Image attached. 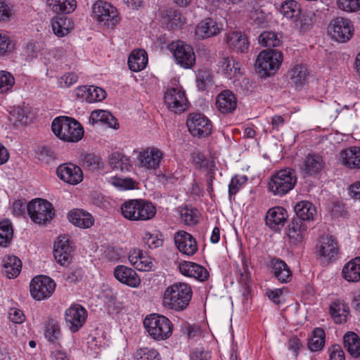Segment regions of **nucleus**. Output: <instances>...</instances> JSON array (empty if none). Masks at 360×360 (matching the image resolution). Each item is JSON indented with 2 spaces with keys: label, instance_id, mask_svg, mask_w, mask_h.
I'll use <instances>...</instances> for the list:
<instances>
[{
  "label": "nucleus",
  "instance_id": "obj_1",
  "mask_svg": "<svg viewBox=\"0 0 360 360\" xmlns=\"http://www.w3.org/2000/svg\"><path fill=\"white\" fill-rule=\"evenodd\" d=\"M192 296L193 291L188 284L177 282L166 288L162 303L164 307L169 309L181 311L187 308Z\"/></svg>",
  "mask_w": 360,
  "mask_h": 360
},
{
  "label": "nucleus",
  "instance_id": "obj_2",
  "mask_svg": "<svg viewBox=\"0 0 360 360\" xmlns=\"http://www.w3.org/2000/svg\"><path fill=\"white\" fill-rule=\"evenodd\" d=\"M154 204L144 199H134L125 201L121 205L123 217L131 221H148L156 214Z\"/></svg>",
  "mask_w": 360,
  "mask_h": 360
},
{
  "label": "nucleus",
  "instance_id": "obj_3",
  "mask_svg": "<svg viewBox=\"0 0 360 360\" xmlns=\"http://www.w3.org/2000/svg\"><path fill=\"white\" fill-rule=\"evenodd\" d=\"M143 326L149 336L155 340L168 339L172 334V323L165 316L152 314L143 320Z\"/></svg>",
  "mask_w": 360,
  "mask_h": 360
},
{
  "label": "nucleus",
  "instance_id": "obj_4",
  "mask_svg": "<svg viewBox=\"0 0 360 360\" xmlns=\"http://www.w3.org/2000/svg\"><path fill=\"white\" fill-rule=\"evenodd\" d=\"M297 181L296 172L292 168L280 169L268 183L269 190L275 195L283 196L290 192Z\"/></svg>",
  "mask_w": 360,
  "mask_h": 360
},
{
  "label": "nucleus",
  "instance_id": "obj_5",
  "mask_svg": "<svg viewBox=\"0 0 360 360\" xmlns=\"http://www.w3.org/2000/svg\"><path fill=\"white\" fill-rule=\"evenodd\" d=\"M283 58L281 51L274 49L262 51L256 60L258 72L265 77L274 75L279 69Z\"/></svg>",
  "mask_w": 360,
  "mask_h": 360
},
{
  "label": "nucleus",
  "instance_id": "obj_6",
  "mask_svg": "<svg viewBox=\"0 0 360 360\" xmlns=\"http://www.w3.org/2000/svg\"><path fill=\"white\" fill-rule=\"evenodd\" d=\"M27 213L32 221L36 224H44L50 221L55 216V210L49 201L34 199L27 205Z\"/></svg>",
  "mask_w": 360,
  "mask_h": 360
},
{
  "label": "nucleus",
  "instance_id": "obj_7",
  "mask_svg": "<svg viewBox=\"0 0 360 360\" xmlns=\"http://www.w3.org/2000/svg\"><path fill=\"white\" fill-rule=\"evenodd\" d=\"M94 18L107 27H113L120 22L118 12L112 4L99 0L92 6Z\"/></svg>",
  "mask_w": 360,
  "mask_h": 360
},
{
  "label": "nucleus",
  "instance_id": "obj_8",
  "mask_svg": "<svg viewBox=\"0 0 360 360\" xmlns=\"http://www.w3.org/2000/svg\"><path fill=\"white\" fill-rule=\"evenodd\" d=\"M339 252V246L335 237L326 235L319 238L316 254L321 263L328 264L336 260Z\"/></svg>",
  "mask_w": 360,
  "mask_h": 360
},
{
  "label": "nucleus",
  "instance_id": "obj_9",
  "mask_svg": "<svg viewBox=\"0 0 360 360\" xmlns=\"http://www.w3.org/2000/svg\"><path fill=\"white\" fill-rule=\"evenodd\" d=\"M32 297L38 301L49 298L56 289V283L46 276H35L30 284Z\"/></svg>",
  "mask_w": 360,
  "mask_h": 360
},
{
  "label": "nucleus",
  "instance_id": "obj_10",
  "mask_svg": "<svg viewBox=\"0 0 360 360\" xmlns=\"http://www.w3.org/2000/svg\"><path fill=\"white\" fill-rule=\"evenodd\" d=\"M186 125L193 136L205 138L211 134L212 125L210 120L200 113L190 114L187 118Z\"/></svg>",
  "mask_w": 360,
  "mask_h": 360
},
{
  "label": "nucleus",
  "instance_id": "obj_11",
  "mask_svg": "<svg viewBox=\"0 0 360 360\" xmlns=\"http://www.w3.org/2000/svg\"><path fill=\"white\" fill-rule=\"evenodd\" d=\"M328 32L335 41L345 43L352 37L354 27L349 19L338 17L330 22Z\"/></svg>",
  "mask_w": 360,
  "mask_h": 360
},
{
  "label": "nucleus",
  "instance_id": "obj_12",
  "mask_svg": "<svg viewBox=\"0 0 360 360\" xmlns=\"http://www.w3.org/2000/svg\"><path fill=\"white\" fill-rule=\"evenodd\" d=\"M87 311L79 304H72L65 312L67 326L72 333L79 331L86 323Z\"/></svg>",
  "mask_w": 360,
  "mask_h": 360
},
{
  "label": "nucleus",
  "instance_id": "obj_13",
  "mask_svg": "<svg viewBox=\"0 0 360 360\" xmlns=\"http://www.w3.org/2000/svg\"><path fill=\"white\" fill-rule=\"evenodd\" d=\"M172 49L174 50L173 54L176 63L181 67L189 69L195 65V56L191 45L179 41L172 44Z\"/></svg>",
  "mask_w": 360,
  "mask_h": 360
},
{
  "label": "nucleus",
  "instance_id": "obj_14",
  "mask_svg": "<svg viewBox=\"0 0 360 360\" xmlns=\"http://www.w3.org/2000/svg\"><path fill=\"white\" fill-rule=\"evenodd\" d=\"M165 103L167 108L175 113H181L188 108V101L184 91L172 88L165 94Z\"/></svg>",
  "mask_w": 360,
  "mask_h": 360
},
{
  "label": "nucleus",
  "instance_id": "obj_15",
  "mask_svg": "<svg viewBox=\"0 0 360 360\" xmlns=\"http://www.w3.org/2000/svg\"><path fill=\"white\" fill-rule=\"evenodd\" d=\"M56 173L61 180L72 185L78 184L84 177L82 169L72 163L60 165L57 168Z\"/></svg>",
  "mask_w": 360,
  "mask_h": 360
},
{
  "label": "nucleus",
  "instance_id": "obj_16",
  "mask_svg": "<svg viewBox=\"0 0 360 360\" xmlns=\"http://www.w3.org/2000/svg\"><path fill=\"white\" fill-rule=\"evenodd\" d=\"M177 249L188 256L193 255L198 250V245L193 236L184 231H179L174 235Z\"/></svg>",
  "mask_w": 360,
  "mask_h": 360
},
{
  "label": "nucleus",
  "instance_id": "obj_17",
  "mask_svg": "<svg viewBox=\"0 0 360 360\" xmlns=\"http://www.w3.org/2000/svg\"><path fill=\"white\" fill-rule=\"evenodd\" d=\"M115 278L121 283L131 288H138L141 278L133 269L125 265H118L113 271Z\"/></svg>",
  "mask_w": 360,
  "mask_h": 360
},
{
  "label": "nucleus",
  "instance_id": "obj_18",
  "mask_svg": "<svg viewBox=\"0 0 360 360\" xmlns=\"http://www.w3.org/2000/svg\"><path fill=\"white\" fill-rule=\"evenodd\" d=\"M162 155V153L159 149L148 148L139 152L138 156L139 165L147 169H155L159 167Z\"/></svg>",
  "mask_w": 360,
  "mask_h": 360
},
{
  "label": "nucleus",
  "instance_id": "obj_19",
  "mask_svg": "<svg viewBox=\"0 0 360 360\" xmlns=\"http://www.w3.org/2000/svg\"><path fill=\"white\" fill-rule=\"evenodd\" d=\"M288 218L287 211L282 207L270 208L265 215L266 225L274 231H279L284 226Z\"/></svg>",
  "mask_w": 360,
  "mask_h": 360
},
{
  "label": "nucleus",
  "instance_id": "obj_20",
  "mask_svg": "<svg viewBox=\"0 0 360 360\" xmlns=\"http://www.w3.org/2000/svg\"><path fill=\"white\" fill-rule=\"evenodd\" d=\"M72 247L68 238L65 236H59L53 248V255L58 263L65 265L72 259Z\"/></svg>",
  "mask_w": 360,
  "mask_h": 360
},
{
  "label": "nucleus",
  "instance_id": "obj_21",
  "mask_svg": "<svg viewBox=\"0 0 360 360\" xmlns=\"http://www.w3.org/2000/svg\"><path fill=\"white\" fill-rule=\"evenodd\" d=\"M271 274L281 283L290 282L292 277V271L288 265L281 259L273 257L269 262Z\"/></svg>",
  "mask_w": 360,
  "mask_h": 360
},
{
  "label": "nucleus",
  "instance_id": "obj_22",
  "mask_svg": "<svg viewBox=\"0 0 360 360\" xmlns=\"http://www.w3.org/2000/svg\"><path fill=\"white\" fill-rule=\"evenodd\" d=\"M226 42L230 49L238 53L248 52L250 47V41L247 35L238 31L226 34Z\"/></svg>",
  "mask_w": 360,
  "mask_h": 360
},
{
  "label": "nucleus",
  "instance_id": "obj_23",
  "mask_svg": "<svg viewBox=\"0 0 360 360\" xmlns=\"http://www.w3.org/2000/svg\"><path fill=\"white\" fill-rule=\"evenodd\" d=\"M221 30V24L212 18H207L200 21L196 26L195 35L199 39H207L217 35Z\"/></svg>",
  "mask_w": 360,
  "mask_h": 360
},
{
  "label": "nucleus",
  "instance_id": "obj_24",
  "mask_svg": "<svg viewBox=\"0 0 360 360\" xmlns=\"http://www.w3.org/2000/svg\"><path fill=\"white\" fill-rule=\"evenodd\" d=\"M216 107L223 114L232 113L237 107V99L230 90L221 91L216 98Z\"/></svg>",
  "mask_w": 360,
  "mask_h": 360
},
{
  "label": "nucleus",
  "instance_id": "obj_25",
  "mask_svg": "<svg viewBox=\"0 0 360 360\" xmlns=\"http://www.w3.org/2000/svg\"><path fill=\"white\" fill-rule=\"evenodd\" d=\"M180 272L188 277L194 278L199 281H205L209 274L205 268L191 262H182L179 265Z\"/></svg>",
  "mask_w": 360,
  "mask_h": 360
},
{
  "label": "nucleus",
  "instance_id": "obj_26",
  "mask_svg": "<svg viewBox=\"0 0 360 360\" xmlns=\"http://www.w3.org/2000/svg\"><path fill=\"white\" fill-rule=\"evenodd\" d=\"M324 162L321 155L318 154H308L300 166L301 171L307 176H312L319 173L323 167Z\"/></svg>",
  "mask_w": 360,
  "mask_h": 360
},
{
  "label": "nucleus",
  "instance_id": "obj_27",
  "mask_svg": "<svg viewBox=\"0 0 360 360\" xmlns=\"http://www.w3.org/2000/svg\"><path fill=\"white\" fill-rule=\"evenodd\" d=\"M307 223L293 217L288 226V236L294 243H301L307 234Z\"/></svg>",
  "mask_w": 360,
  "mask_h": 360
},
{
  "label": "nucleus",
  "instance_id": "obj_28",
  "mask_svg": "<svg viewBox=\"0 0 360 360\" xmlns=\"http://www.w3.org/2000/svg\"><path fill=\"white\" fill-rule=\"evenodd\" d=\"M219 66L228 79H235L241 75L240 64L232 57L222 58L219 62Z\"/></svg>",
  "mask_w": 360,
  "mask_h": 360
},
{
  "label": "nucleus",
  "instance_id": "obj_29",
  "mask_svg": "<svg viewBox=\"0 0 360 360\" xmlns=\"http://www.w3.org/2000/svg\"><path fill=\"white\" fill-rule=\"evenodd\" d=\"M294 211L297 215L296 219H300L301 221L308 222L314 219L316 214L315 206L309 201L302 200L297 202L294 205Z\"/></svg>",
  "mask_w": 360,
  "mask_h": 360
},
{
  "label": "nucleus",
  "instance_id": "obj_30",
  "mask_svg": "<svg viewBox=\"0 0 360 360\" xmlns=\"http://www.w3.org/2000/svg\"><path fill=\"white\" fill-rule=\"evenodd\" d=\"M69 221L76 226L87 229L94 224V219L91 214L82 210H74L68 213Z\"/></svg>",
  "mask_w": 360,
  "mask_h": 360
},
{
  "label": "nucleus",
  "instance_id": "obj_31",
  "mask_svg": "<svg viewBox=\"0 0 360 360\" xmlns=\"http://www.w3.org/2000/svg\"><path fill=\"white\" fill-rule=\"evenodd\" d=\"M342 164L351 169L360 168V148L351 147L343 150L340 154Z\"/></svg>",
  "mask_w": 360,
  "mask_h": 360
},
{
  "label": "nucleus",
  "instance_id": "obj_32",
  "mask_svg": "<svg viewBox=\"0 0 360 360\" xmlns=\"http://www.w3.org/2000/svg\"><path fill=\"white\" fill-rule=\"evenodd\" d=\"M148 63V54L143 49L134 50L128 58V66L132 72L143 70Z\"/></svg>",
  "mask_w": 360,
  "mask_h": 360
},
{
  "label": "nucleus",
  "instance_id": "obj_33",
  "mask_svg": "<svg viewBox=\"0 0 360 360\" xmlns=\"http://www.w3.org/2000/svg\"><path fill=\"white\" fill-rule=\"evenodd\" d=\"M2 273L8 278H14L17 277L22 268V262L20 259L14 256H7L3 259Z\"/></svg>",
  "mask_w": 360,
  "mask_h": 360
},
{
  "label": "nucleus",
  "instance_id": "obj_34",
  "mask_svg": "<svg viewBox=\"0 0 360 360\" xmlns=\"http://www.w3.org/2000/svg\"><path fill=\"white\" fill-rule=\"evenodd\" d=\"M89 122L92 124L101 122L112 129H116L118 125L116 118L110 112L103 110H94L90 115Z\"/></svg>",
  "mask_w": 360,
  "mask_h": 360
},
{
  "label": "nucleus",
  "instance_id": "obj_35",
  "mask_svg": "<svg viewBox=\"0 0 360 360\" xmlns=\"http://www.w3.org/2000/svg\"><path fill=\"white\" fill-rule=\"evenodd\" d=\"M68 132L63 134V141L76 143L80 141L84 136V129L81 124L75 119L70 118V124L68 125Z\"/></svg>",
  "mask_w": 360,
  "mask_h": 360
},
{
  "label": "nucleus",
  "instance_id": "obj_36",
  "mask_svg": "<svg viewBox=\"0 0 360 360\" xmlns=\"http://www.w3.org/2000/svg\"><path fill=\"white\" fill-rule=\"evenodd\" d=\"M344 278L349 282L360 281V257H356L347 262L342 269Z\"/></svg>",
  "mask_w": 360,
  "mask_h": 360
},
{
  "label": "nucleus",
  "instance_id": "obj_37",
  "mask_svg": "<svg viewBox=\"0 0 360 360\" xmlns=\"http://www.w3.org/2000/svg\"><path fill=\"white\" fill-rule=\"evenodd\" d=\"M109 164L114 170H119L122 172H129L131 168L129 158L119 152L112 153L110 155Z\"/></svg>",
  "mask_w": 360,
  "mask_h": 360
},
{
  "label": "nucleus",
  "instance_id": "obj_38",
  "mask_svg": "<svg viewBox=\"0 0 360 360\" xmlns=\"http://www.w3.org/2000/svg\"><path fill=\"white\" fill-rule=\"evenodd\" d=\"M49 8L56 13H70L76 8L75 0H46Z\"/></svg>",
  "mask_w": 360,
  "mask_h": 360
},
{
  "label": "nucleus",
  "instance_id": "obj_39",
  "mask_svg": "<svg viewBox=\"0 0 360 360\" xmlns=\"http://www.w3.org/2000/svg\"><path fill=\"white\" fill-rule=\"evenodd\" d=\"M344 346L354 358L360 356V339L354 332H349L344 335Z\"/></svg>",
  "mask_w": 360,
  "mask_h": 360
},
{
  "label": "nucleus",
  "instance_id": "obj_40",
  "mask_svg": "<svg viewBox=\"0 0 360 360\" xmlns=\"http://www.w3.org/2000/svg\"><path fill=\"white\" fill-rule=\"evenodd\" d=\"M51 27L53 33L58 37L66 36L72 29V23L68 18L60 17L52 20Z\"/></svg>",
  "mask_w": 360,
  "mask_h": 360
},
{
  "label": "nucleus",
  "instance_id": "obj_41",
  "mask_svg": "<svg viewBox=\"0 0 360 360\" xmlns=\"http://www.w3.org/2000/svg\"><path fill=\"white\" fill-rule=\"evenodd\" d=\"M330 314L336 323H345L349 314L348 307L342 302H333L330 305Z\"/></svg>",
  "mask_w": 360,
  "mask_h": 360
},
{
  "label": "nucleus",
  "instance_id": "obj_42",
  "mask_svg": "<svg viewBox=\"0 0 360 360\" xmlns=\"http://www.w3.org/2000/svg\"><path fill=\"white\" fill-rule=\"evenodd\" d=\"M290 78L297 87H302L309 75L307 68L302 64L295 65L289 72Z\"/></svg>",
  "mask_w": 360,
  "mask_h": 360
},
{
  "label": "nucleus",
  "instance_id": "obj_43",
  "mask_svg": "<svg viewBox=\"0 0 360 360\" xmlns=\"http://www.w3.org/2000/svg\"><path fill=\"white\" fill-rule=\"evenodd\" d=\"M60 336V327L58 322L53 319H49L44 326L45 338L50 342L56 343Z\"/></svg>",
  "mask_w": 360,
  "mask_h": 360
},
{
  "label": "nucleus",
  "instance_id": "obj_44",
  "mask_svg": "<svg viewBox=\"0 0 360 360\" xmlns=\"http://www.w3.org/2000/svg\"><path fill=\"white\" fill-rule=\"evenodd\" d=\"M280 13L286 18L294 20L301 14L300 6L294 0L286 1L281 5Z\"/></svg>",
  "mask_w": 360,
  "mask_h": 360
},
{
  "label": "nucleus",
  "instance_id": "obj_45",
  "mask_svg": "<svg viewBox=\"0 0 360 360\" xmlns=\"http://www.w3.org/2000/svg\"><path fill=\"white\" fill-rule=\"evenodd\" d=\"M258 41L260 45L264 47H277L281 43V36L274 32H263L259 36Z\"/></svg>",
  "mask_w": 360,
  "mask_h": 360
},
{
  "label": "nucleus",
  "instance_id": "obj_46",
  "mask_svg": "<svg viewBox=\"0 0 360 360\" xmlns=\"http://www.w3.org/2000/svg\"><path fill=\"white\" fill-rule=\"evenodd\" d=\"M13 236L12 223L6 219L0 221V246L7 247L11 242Z\"/></svg>",
  "mask_w": 360,
  "mask_h": 360
},
{
  "label": "nucleus",
  "instance_id": "obj_47",
  "mask_svg": "<svg viewBox=\"0 0 360 360\" xmlns=\"http://www.w3.org/2000/svg\"><path fill=\"white\" fill-rule=\"evenodd\" d=\"M70 117L60 116L56 117L51 124V129L53 134L60 139L63 140V134L68 132V125L70 124Z\"/></svg>",
  "mask_w": 360,
  "mask_h": 360
},
{
  "label": "nucleus",
  "instance_id": "obj_48",
  "mask_svg": "<svg viewBox=\"0 0 360 360\" xmlns=\"http://www.w3.org/2000/svg\"><path fill=\"white\" fill-rule=\"evenodd\" d=\"M325 344V332L321 328H316L313 331V336L308 342L310 350L313 352L321 350Z\"/></svg>",
  "mask_w": 360,
  "mask_h": 360
},
{
  "label": "nucleus",
  "instance_id": "obj_49",
  "mask_svg": "<svg viewBox=\"0 0 360 360\" xmlns=\"http://www.w3.org/2000/svg\"><path fill=\"white\" fill-rule=\"evenodd\" d=\"M267 14L259 7L253 8L249 12V20L257 27H262L267 23Z\"/></svg>",
  "mask_w": 360,
  "mask_h": 360
},
{
  "label": "nucleus",
  "instance_id": "obj_50",
  "mask_svg": "<svg viewBox=\"0 0 360 360\" xmlns=\"http://www.w3.org/2000/svg\"><path fill=\"white\" fill-rule=\"evenodd\" d=\"M143 239L145 243L150 249L159 248L163 244V235L158 231L153 233L146 232Z\"/></svg>",
  "mask_w": 360,
  "mask_h": 360
},
{
  "label": "nucleus",
  "instance_id": "obj_51",
  "mask_svg": "<svg viewBox=\"0 0 360 360\" xmlns=\"http://www.w3.org/2000/svg\"><path fill=\"white\" fill-rule=\"evenodd\" d=\"M197 86L199 90L204 91L212 83V75L209 70H200L196 77Z\"/></svg>",
  "mask_w": 360,
  "mask_h": 360
},
{
  "label": "nucleus",
  "instance_id": "obj_52",
  "mask_svg": "<svg viewBox=\"0 0 360 360\" xmlns=\"http://www.w3.org/2000/svg\"><path fill=\"white\" fill-rule=\"evenodd\" d=\"M15 84L13 76L8 72L0 71V94L10 91Z\"/></svg>",
  "mask_w": 360,
  "mask_h": 360
},
{
  "label": "nucleus",
  "instance_id": "obj_53",
  "mask_svg": "<svg viewBox=\"0 0 360 360\" xmlns=\"http://www.w3.org/2000/svg\"><path fill=\"white\" fill-rule=\"evenodd\" d=\"M84 89H89V94L86 96V101L89 103L101 101L105 98V91L102 88L89 86V88Z\"/></svg>",
  "mask_w": 360,
  "mask_h": 360
},
{
  "label": "nucleus",
  "instance_id": "obj_54",
  "mask_svg": "<svg viewBox=\"0 0 360 360\" xmlns=\"http://www.w3.org/2000/svg\"><path fill=\"white\" fill-rule=\"evenodd\" d=\"M136 360H160L159 353L154 349L141 348L136 352Z\"/></svg>",
  "mask_w": 360,
  "mask_h": 360
},
{
  "label": "nucleus",
  "instance_id": "obj_55",
  "mask_svg": "<svg viewBox=\"0 0 360 360\" xmlns=\"http://www.w3.org/2000/svg\"><path fill=\"white\" fill-rule=\"evenodd\" d=\"M100 158L93 153H86L82 158V165L89 170H96L99 168Z\"/></svg>",
  "mask_w": 360,
  "mask_h": 360
},
{
  "label": "nucleus",
  "instance_id": "obj_56",
  "mask_svg": "<svg viewBox=\"0 0 360 360\" xmlns=\"http://www.w3.org/2000/svg\"><path fill=\"white\" fill-rule=\"evenodd\" d=\"M248 178L245 176H235L229 185V194L230 197L235 195L241 186L246 183Z\"/></svg>",
  "mask_w": 360,
  "mask_h": 360
},
{
  "label": "nucleus",
  "instance_id": "obj_57",
  "mask_svg": "<svg viewBox=\"0 0 360 360\" xmlns=\"http://www.w3.org/2000/svg\"><path fill=\"white\" fill-rule=\"evenodd\" d=\"M340 9L346 12H356L360 10V0H337Z\"/></svg>",
  "mask_w": 360,
  "mask_h": 360
},
{
  "label": "nucleus",
  "instance_id": "obj_58",
  "mask_svg": "<svg viewBox=\"0 0 360 360\" xmlns=\"http://www.w3.org/2000/svg\"><path fill=\"white\" fill-rule=\"evenodd\" d=\"M14 44L10 37L6 34L0 33V56L11 52Z\"/></svg>",
  "mask_w": 360,
  "mask_h": 360
},
{
  "label": "nucleus",
  "instance_id": "obj_59",
  "mask_svg": "<svg viewBox=\"0 0 360 360\" xmlns=\"http://www.w3.org/2000/svg\"><path fill=\"white\" fill-rule=\"evenodd\" d=\"M153 258L143 252V255H141V258H139L137 269L141 271H149L153 270Z\"/></svg>",
  "mask_w": 360,
  "mask_h": 360
},
{
  "label": "nucleus",
  "instance_id": "obj_60",
  "mask_svg": "<svg viewBox=\"0 0 360 360\" xmlns=\"http://www.w3.org/2000/svg\"><path fill=\"white\" fill-rule=\"evenodd\" d=\"M11 115L22 124H27L30 122L27 108L17 107L13 110Z\"/></svg>",
  "mask_w": 360,
  "mask_h": 360
},
{
  "label": "nucleus",
  "instance_id": "obj_61",
  "mask_svg": "<svg viewBox=\"0 0 360 360\" xmlns=\"http://www.w3.org/2000/svg\"><path fill=\"white\" fill-rule=\"evenodd\" d=\"M295 27L300 32H305L311 27V20L301 14L294 20Z\"/></svg>",
  "mask_w": 360,
  "mask_h": 360
},
{
  "label": "nucleus",
  "instance_id": "obj_62",
  "mask_svg": "<svg viewBox=\"0 0 360 360\" xmlns=\"http://www.w3.org/2000/svg\"><path fill=\"white\" fill-rule=\"evenodd\" d=\"M180 214L182 221L187 225L194 224L198 221L195 213L191 209L187 207L182 209Z\"/></svg>",
  "mask_w": 360,
  "mask_h": 360
},
{
  "label": "nucleus",
  "instance_id": "obj_63",
  "mask_svg": "<svg viewBox=\"0 0 360 360\" xmlns=\"http://www.w3.org/2000/svg\"><path fill=\"white\" fill-rule=\"evenodd\" d=\"M78 80V76L73 72H68L63 75L60 79V86L62 88H68L75 84Z\"/></svg>",
  "mask_w": 360,
  "mask_h": 360
},
{
  "label": "nucleus",
  "instance_id": "obj_64",
  "mask_svg": "<svg viewBox=\"0 0 360 360\" xmlns=\"http://www.w3.org/2000/svg\"><path fill=\"white\" fill-rule=\"evenodd\" d=\"M210 357V352H205L202 348H195L190 355L191 360H209Z\"/></svg>",
  "mask_w": 360,
  "mask_h": 360
}]
</instances>
